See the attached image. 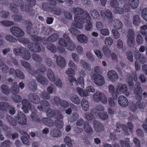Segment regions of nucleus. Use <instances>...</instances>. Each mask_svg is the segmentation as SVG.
<instances>
[{
    "label": "nucleus",
    "instance_id": "1",
    "mask_svg": "<svg viewBox=\"0 0 147 147\" xmlns=\"http://www.w3.org/2000/svg\"><path fill=\"white\" fill-rule=\"evenodd\" d=\"M7 119L9 123L13 125H16V122L22 125H24L27 122L26 118L25 115L21 112L18 113L16 117V120L10 116H8Z\"/></svg>",
    "mask_w": 147,
    "mask_h": 147
},
{
    "label": "nucleus",
    "instance_id": "2",
    "mask_svg": "<svg viewBox=\"0 0 147 147\" xmlns=\"http://www.w3.org/2000/svg\"><path fill=\"white\" fill-rule=\"evenodd\" d=\"M71 11L75 14L74 16L75 21H79L84 23L83 20L81 19V16L79 15H82L84 12V10L79 7H73L71 9Z\"/></svg>",
    "mask_w": 147,
    "mask_h": 147
},
{
    "label": "nucleus",
    "instance_id": "3",
    "mask_svg": "<svg viewBox=\"0 0 147 147\" xmlns=\"http://www.w3.org/2000/svg\"><path fill=\"white\" fill-rule=\"evenodd\" d=\"M94 100L98 102L101 101L103 103L106 104L107 102L106 96L102 92L100 91L96 92L93 95Z\"/></svg>",
    "mask_w": 147,
    "mask_h": 147
},
{
    "label": "nucleus",
    "instance_id": "4",
    "mask_svg": "<svg viewBox=\"0 0 147 147\" xmlns=\"http://www.w3.org/2000/svg\"><path fill=\"white\" fill-rule=\"evenodd\" d=\"M134 92L136 95V100L139 101L141 100L142 99V94L143 92L141 86V84L138 82L136 83L134 87Z\"/></svg>",
    "mask_w": 147,
    "mask_h": 147
},
{
    "label": "nucleus",
    "instance_id": "5",
    "mask_svg": "<svg viewBox=\"0 0 147 147\" xmlns=\"http://www.w3.org/2000/svg\"><path fill=\"white\" fill-rule=\"evenodd\" d=\"M134 55L135 58L136 60H139L141 64H144L147 61L146 57L143 54L140 53L138 50L135 51Z\"/></svg>",
    "mask_w": 147,
    "mask_h": 147
},
{
    "label": "nucleus",
    "instance_id": "6",
    "mask_svg": "<svg viewBox=\"0 0 147 147\" xmlns=\"http://www.w3.org/2000/svg\"><path fill=\"white\" fill-rule=\"evenodd\" d=\"M10 31L13 35L17 37H22L24 35V33L23 30L17 27L11 28Z\"/></svg>",
    "mask_w": 147,
    "mask_h": 147
},
{
    "label": "nucleus",
    "instance_id": "7",
    "mask_svg": "<svg viewBox=\"0 0 147 147\" xmlns=\"http://www.w3.org/2000/svg\"><path fill=\"white\" fill-rule=\"evenodd\" d=\"M66 73L67 74L69 75L68 78V80L70 82V86H73L72 83H76V79L73 77V75L74 74V71L72 69L70 68H68L66 70Z\"/></svg>",
    "mask_w": 147,
    "mask_h": 147
},
{
    "label": "nucleus",
    "instance_id": "8",
    "mask_svg": "<svg viewBox=\"0 0 147 147\" xmlns=\"http://www.w3.org/2000/svg\"><path fill=\"white\" fill-rule=\"evenodd\" d=\"M5 106L8 107L7 109V110H9V112L10 114L11 115H13L15 113V109L13 107L9 106V104L7 103H5L3 102H0V109L2 111H4L6 110V108L5 107H1V105Z\"/></svg>",
    "mask_w": 147,
    "mask_h": 147
},
{
    "label": "nucleus",
    "instance_id": "9",
    "mask_svg": "<svg viewBox=\"0 0 147 147\" xmlns=\"http://www.w3.org/2000/svg\"><path fill=\"white\" fill-rule=\"evenodd\" d=\"M41 105L39 106L38 108L40 111L45 112L47 111L50 108L49 103L45 100H42L41 102Z\"/></svg>",
    "mask_w": 147,
    "mask_h": 147
},
{
    "label": "nucleus",
    "instance_id": "10",
    "mask_svg": "<svg viewBox=\"0 0 147 147\" xmlns=\"http://www.w3.org/2000/svg\"><path fill=\"white\" fill-rule=\"evenodd\" d=\"M100 14L102 18H107L110 19V22H112V21L113 18V16L112 13L109 10L107 9L105 11L101 10L100 11Z\"/></svg>",
    "mask_w": 147,
    "mask_h": 147
},
{
    "label": "nucleus",
    "instance_id": "11",
    "mask_svg": "<svg viewBox=\"0 0 147 147\" xmlns=\"http://www.w3.org/2000/svg\"><path fill=\"white\" fill-rule=\"evenodd\" d=\"M93 124L94 129L97 132H100L104 130V127L102 124L97 121H94Z\"/></svg>",
    "mask_w": 147,
    "mask_h": 147
},
{
    "label": "nucleus",
    "instance_id": "12",
    "mask_svg": "<svg viewBox=\"0 0 147 147\" xmlns=\"http://www.w3.org/2000/svg\"><path fill=\"white\" fill-rule=\"evenodd\" d=\"M107 74L109 78L113 82H115L118 78V74L115 71L111 70L109 71Z\"/></svg>",
    "mask_w": 147,
    "mask_h": 147
},
{
    "label": "nucleus",
    "instance_id": "13",
    "mask_svg": "<svg viewBox=\"0 0 147 147\" xmlns=\"http://www.w3.org/2000/svg\"><path fill=\"white\" fill-rule=\"evenodd\" d=\"M95 83L98 86L103 85L105 82L104 77L100 75H98L96 76L94 78Z\"/></svg>",
    "mask_w": 147,
    "mask_h": 147
},
{
    "label": "nucleus",
    "instance_id": "14",
    "mask_svg": "<svg viewBox=\"0 0 147 147\" xmlns=\"http://www.w3.org/2000/svg\"><path fill=\"white\" fill-rule=\"evenodd\" d=\"M118 102L120 105L123 107L127 106L128 102L127 98L123 96H120L118 98Z\"/></svg>",
    "mask_w": 147,
    "mask_h": 147
},
{
    "label": "nucleus",
    "instance_id": "15",
    "mask_svg": "<svg viewBox=\"0 0 147 147\" xmlns=\"http://www.w3.org/2000/svg\"><path fill=\"white\" fill-rule=\"evenodd\" d=\"M22 103L23 106L22 107V109L25 113H28V110L30 109L31 107L29 102L28 100L24 99L22 100Z\"/></svg>",
    "mask_w": 147,
    "mask_h": 147
},
{
    "label": "nucleus",
    "instance_id": "16",
    "mask_svg": "<svg viewBox=\"0 0 147 147\" xmlns=\"http://www.w3.org/2000/svg\"><path fill=\"white\" fill-rule=\"evenodd\" d=\"M117 90L119 91L127 96L129 95V93L127 92V85L122 84H119L118 86Z\"/></svg>",
    "mask_w": 147,
    "mask_h": 147
},
{
    "label": "nucleus",
    "instance_id": "17",
    "mask_svg": "<svg viewBox=\"0 0 147 147\" xmlns=\"http://www.w3.org/2000/svg\"><path fill=\"white\" fill-rule=\"evenodd\" d=\"M21 50L22 53L21 56L22 58L26 60H29L31 57V55L29 51L25 48H22Z\"/></svg>",
    "mask_w": 147,
    "mask_h": 147
},
{
    "label": "nucleus",
    "instance_id": "18",
    "mask_svg": "<svg viewBox=\"0 0 147 147\" xmlns=\"http://www.w3.org/2000/svg\"><path fill=\"white\" fill-rule=\"evenodd\" d=\"M50 134L51 137L57 138L61 137L62 135L61 132L60 130L55 128L51 130Z\"/></svg>",
    "mask_w": 147,
    "mask_h": 147
},
{
    "label": "nucleus",
    "instance_id": "19",
    "mask_svg": "<svg viewBox=\"0 0 147 147\" xmlns=\"http://www.w3.org/2000/svg\"><path fill=\"white\" fill-rule=\"evenodd\" d=\"M58 38V36L57 34L54 33L49 36L47 38V40H46L43 42V44H46L48 43V42L50 41L54 42L56 41Z\"/></svg>",
    "mask_w": 147,
    "mask_h": 147
},
{
    "label": "nucleus",
    "instance_id": "20",
    "mask_svg": "<svg viewBox=\"0 0 147 147\" xmlns=\"http://www.w3.org/2000/svg\"><path fill=\"white\" fill-rule=\"evenodd\" d=\"M77 39L82 44H86L88 42V38L86 36L83 34L78 35Z\"/></svg>",
    "mask_w": 147,
    "mask_h": 147
},
{
    "label": "nucleus",
    "instance_id": "21",
    "mask_svg": "<svg viewBox=\"0 0 147 147\" xmlns=\"http://www.w3.org/2000/svg\"><path fill=\"white\" fill-rule=\"evenodd\" d=\"M27 32L32 36V39L33 41H36V33H35L33 30L30 26H28L26 28Z\"/></svg>",
    "mask_w": 147,
    "mask_h": 147
},
{
    "label": "nucleus",
    "instance_id": "22",
    "mask_svg": "<svg viewBox=\"0 0 147 147\" xmlns=\"http://www.w3.org/2000/svg\"><path fill=\"white\" fill-rule=\"evenodd\" d=\"M56 63L57 65L61 67H64L65 64L64 59L60 56L57 57Z\"/></svg>",
    "mask_w": 147,
    "mask_h": 147
},
{
    "label": "nucleus",
    "instance_id": "23",
    "mask_svg": "<svg viewBox=\"0 0 147 147\" xmlns=\"http://www.w3.org/2000/svg\"><path fill=\"white\" fill-rule=\"evenodd\" d=\"M42 121L43 123L49 127H52L54 125L53 121L51 119L47 118H44Z\"/></svg>",
    "mask_w": 147,
    "mask_h": 147
},
{
    "label": "nucleus",
    "instance_id": "24",
    "mask_svg": "<svg viewBox=\"0 0 147 147\" xmlns=\"http://www.w3.org/2000/svg\"><path fill=\"white\" fill-rule=\"evenodd\" d=\"M70 100L74 103L79 105L80 103V100L79 97L75 94L71 95L70 96Z\"/></svg>",
    "mask_w": 147,
    "mask_h": 147
},
{
    "label": "nucleus",
    "instance_id": "25",
    "mask_svg": "<svg viewBox=\"0 0 147 147\" xmlns=\"http://www.w3.org/2000/svg\"><path fill=\"white\" fill-rule=\"evenodd\" d=\"M84 129L85 131L87 133H90L92 132L93 129L88 121L84 122Z\"/></svg>",
    "mask_w": 147,
    "mask_h": 147
},
{
    "label": "nucleus",
    "instance_id": "26",
    "mask_svg": "<svg viewBox=\"0 0 147 147\" xmlns=\"http://www.w3.org/2000/svg\"><path fill=\"white\" fill-rule=\"evenodd\" d=\"M42 33L46 35H48L55 32V30L51 28H48L43 26L42 27Z\"/></svg>",
    "mask_w": 147,
    "mask_h": 147
},
{
    "label": "nucleus",
    "instance_id": "27",
    "mask_svg": "<svg viewBox=\"0 0 147 147\" xmlns=\"http://www.w3.org/2000/svg\"><path fill=\"white\" fill-rule=\"evenodd\" d=\"M82 106L85 111H88L89 109V104L86 99L83 98L81 102Z\"/></svg>",
    "mask_w": 147,
    "mask_h": 147
},
{
    "label": "nucleus",
    "instance_id": "28",
    "mask_svg": "<svg viewBox=\"0 0 147 147\" xmlns=\"http://www.w3.org/2000/svg\"><path fill=\"white\" fill-rule=\"evenodd\" d=\"M47 75L48 78L52 82H55V77L53 71L50 69L48 70Z\"/></svg>",
    "mask_w": 147,
    "mask_h": 147
},
{
    "label": "nucleus",
    "instance_id": "29",
    "mask_svg": "<svg viewBox=\"0 0 147 147\" xmlns=\"http://www.w3.org/2000/svg\"><path fill=\"white\" fill-rule=\"evenodd\" d=\"M80 63L83 67L86 70L88 71L91 70L90 65L87 62L84 60H82L80 61Z\"/></svg>",
    "mask_w": 147,
    "mask_h": 147
},
{
    "label": "nucleus",
    "instance_id": "30",
    "mask_svg": "<svg viewBox=\"0 0 147 147\" xmlns=\"http://www.w3.org/2000/svg\"><path fill=\"white\" fill-rule=\"evenodd\" d=\"M138 0H129L128 4L133 9H136L139 5Z\"/></svg>",
    "mask_w": 147,
    "mask_h": 147
},
{
    "label": "nucleus",
    "instance_id": "31",
    "mask_svg": "<svg viewBox=\"0 0 147 147\" xmlns=\"http://www.w3.org/2000/svg\"><path fill=\"white\" fill-rule=\"evenodd\" d=\"M37 81L43 85H46L48 84L47 80L44 77L41 76H38L37 77Z\"/></svg>",
    "mask_w": 147,
    "mask_h": 147
},
{
    "label": "nucleus",
    "instance_id": "32",
    "mask_svg": "<svg viewBox=\"0 0 147 147\" xmlns=\"http://www.w3.org/2000/svg\"><path fill=\"white\" fill-rule=\"evenodd\" d=\"M68 44H67L66 47L67 49L70 51H74L76 48V46L75 43L70 40L68 42Z\"/></svg>",
    "mask_w": 147,
    "mask_h": 147
},
{
    "label": "nucleus",
    "instance_id": "33",
    "mask_svg": "<svg viewBox=\"0 0 147 147\" xmlns=\"http://www.w3.org/2000/svg\"><path fill=\"white\" fill-rule=\"evenodd\" d=\"M115 24L113 26L114 28L117 30H119L123 27L122 23L119 20L115 19L114 20Z\"/></svg>",
    "mask_w": 147,
    "mask_h": 147
},
{
    "label": "nucleus",
    "instance_id": "34",
    "mask_svg": "<svg viewBox=\"0 0 147 147\" xmlns=\"http://www.w3.org/2000/svg\"><path fill=\"white\" fill-rule=\"evenodd\" d=\"M86 119L90 122H92L95 121L94 115L91 113H86L84 114Z\"/></svg>",
    "mask_w": 147,
    "mask_h": 147
},
{
    "label": "nucleus",
    "instance_id": "35",
    "mask_svg": "<svg viewBox=\"0 0 147 147\" xmlns=\"http://www.w3.org/2000/svg\"><path fill=\"white\" fill-rule=\"evenodd\" d=\"M102 49L106 57H110L111 54V52L108 47L105 46H103L102 47Z\"/></svg>",
    "mask_w": 147,
    "mask_h": 147
},
{
    "label": "nucleus",
    "instance_id": "36",
    "mask_svg": "<svg viewBox=\"0 0 147 147\" xmlns=\"http://www.w3.org/2000/svg\"><path fill=\"white\" fill-rule=\"evenodd\" d=\"M11 92L12 94H17L19 92V89L17 87V83L15 82L11 89Z\"/></svg>",
    "mask_w": 147,
    "mask_h": 147
},
{
    "label": "nucleus",
    "instance_id": "37",
    "mask_svg": "<svg viewBox=\"0 0 147 147\" xmlns=\"http://www.w3.org/2000/svg\"><path fill=\"white\" fill-rule=\"evenodd\" d=\"M90 15L94 19H98L100 15L98 11L96 10L90 11Z\"/></svg>",
    "mask_w": 147,
    "mask_h": 147
},
{
    "label": "nucleus",
    "instance_id": "38",
    "mask_svg": "<svg viewBox=\"0 0 147 147\" xmlns=\"http://www.w3.org/2000/svg\"><path fill=\"white\" fill-rule=\"evenodd\" d=\"M84 14L82 16H81V18L83 21H84V20H86V22L90 21L91 18L90 17L88 12L87 11L84 12Z\"/></svg>",
    "mask_w": 147,
    "mask_h": 147
},
{
    "label": "nucleus",
    "instance_id": "39",
    "mask_svg": "<svg viewBox=\"0 0 147 147\" xmlns=\"http://www.w3.org/2000/svg\"><path fill=\"white\" fill-rule=\"evenodd\" d=\"M5 38L8 42H15L16 41V39L12 36L10 35L7 34L6 35Z\"/></svg>",
    "mask_w": 147,
    "mask_h": 147
},
{
    "label": "nucleus",
    "instance_id": "40",
    "mask_svg": "<svg viewBox=\"0 0 147 147\" xmlns=\"http://www.w3.org/2000/svg\"><path fill=\"white\" fill-rule=\"evenodd\" d=\"M69 30L74 36H76L80 33L79 31L74 27H71L69 29Z\"/></svg>",
    "mask_w": 147,
    "mask_h": 147
},
{
    "label": "nucleus",
    "instance_id": "41",
    "mask_svg": "<svg viewBox=\"0 0 147 147\" xmlns=\"http://www.w3.org/2000/svg\"><path fill=\"white\" fill-rule=\"evenodd\" d=\"M98 116L101 119L104 120H107L109 117V115L106 112L99 113Z\"/></svg>",
    "mask_w": 147,
    "mask_h": 147
},
{
    "label": "nucleus",
    "instance_id": "42",
    "mask_svg": "<svg viewBox=\"0 0 147 147\" xmlns=\"http://www.w3.org/2000/svg\"><path fill=\"white\" fill-rule=\"evenodd\" d=\"M61 100L59 97L55 96L54 97L53 100V104L54 105L59 106Z\"/></svg>",
    "mask_w": 147,
    "mask_h": 147
},
{
    "label": "nucleus",
    "instance_id": "43",
    "mask_svg": "<svg viewBox=\"0 0 147 147\" xmlns=\"http://www.w3.org/2000/svg\"><path fill=\"white\" fill-rule=\"evenodd\" d=\"M55 124L56 127L59 129L62 128L64 125L63 121L60 120H56L55 121Z\"/></svg>",
    "mask_w": 147,
    "mask_h": 147
},
{
    "label": "nucleus",
    "instance_id": "44",
    "mask_svg": "<svg viewBox=\"0 0 147 147\" xmlns=\"http://www.w3.org/2000/svg\"><path fill=\"white\" fill-rule=\"evenodd\" d=\"M141 22L139 17L138 15H136L134 17L133 19V24L135 26H138Z\"/></svg>",
    "mask_w": 147,
    "mask_h": 147
},
{
    "label": "nucleus",
    "instance_id": "45",
    "mask_svg": "<svg viewBox=\"0 0 147 147\" xmlns=\"http://www.w3.org/2000/svg\"><path fill=\"white\" fill-rule=\"evenodd\" d=\"M1 88L2 92L6 95H8L9 94L10 91L9 88L6 85H3L1 86Z\"/></svg>",
    "mask_w": 147,
    "mask_h": 147
},
{
    "label": "nucleus",
    "instance_id": "46",
    "mask_svg": "<svg viewBox=\"0 0 147 147\" xmlns=\"http://www.w3.org/2000/svg\"><path fill=\"white\" fill-rule=\"evenodd\" d=\"M37 70L39 72L44 73L46 70V68L44 65L41 63L37 65Z\"/></svg>",
    "mask_w": 147,
    "mask_h": 147
},
{
    "label": "nucleus",
    "instance_id": "47",
    "mask_svg": "<svg viewBox=\"0 0 147 147\" xmlns=\"http://www.w3.org/2000/svg\"><path fill=\"white\" fill-rule=\"evenodd\" d=\"M85 28L87 31H91L92 30L93 27V24L90 21L86 22Z\"/></svg>",
    "mask_w": 147,
    "mask_h": 147
},
{
    "label": "nucleus",
    "instance_id": "48",
    "mask_svg": "<svg viewBox=\"0 0 147 147\" xmlns=\"http://www.w3.org/2000/svg\"><path fill=\"white\" fill-rule=\"evenodd\" d=\"M127 44L130 47H132L134 46L135 45V40L134 38H127Z\"/></svg>",
    "mask_w": 147,
    "mask_h": 147
},
{
    "label": "nucleus",
    "instance_id": "49",
    "mask_svg": "<svg viewBox=\"0 0 147 147\" xmlns=\"http://www.w3.org/2000/svg\"><path fill=\"white\" fill-rule=\"evenodd\" d=\"M51 10L54 14L56 15H59L61 13L60 9L57 7H51Z\"/></svg>",
    "mask_w": 147,
    "mask_h": 147
},
{
    "label": "nucleus",
    "instance_id": "50",
    "mask_svg": "<svg viewBox=\"0 0 147 147\" xmlns=\"http://www.w3.org/2000/svg\"><path fill=\"white\" fill-rule=\"evenodd\" d=\"M64 141L65 144L69 147H71L72 146V141L71 138L69 137H65L64 139Z\"/></svg>",
    "mask_w": 147,
    "mask_h": 147
},
{
    "label": "nucleus",
    "instance_id": "51",
    "mask_svg": "<svg viewBox=\"0 0 147 147\" xmlns=\"http://www.w3.org/2000/svg\"><path fill=\"white\" fill-rule=\"evenodd\" d=\"M10 9L11 10L13 13H17L18 12V7L14 3H11L10 4Z\"/></svg>",
    "mask_w": 147,
    "mask_h": 147
},
{
    "label": "nucleus",
    "instance_id": "52",
    "mask_svg": "<svg viewBox=\"0 0 147 147\" xmlns=\"http://www.w3.org/2000/svg\"><path fill=\"white\" fill-rule=\"evenodd\" d=\"M40 96L43 98L49 100L50 98V96L49 94L46 92L43 91L40 93Z\"/></svg>",
    "mask_w": 147,
    "mask_h": 147
},
{
    "label": "nucleus",
    "instance_id": "53",
    "mask_svg": "<svg viewBox=\"0 0 147 147\" xmlns=\"http://www.w3.org/2000/svg\"><path fill=\"white\" fill-rule=\"evenodd\" d=\"M0 69L3 71L7 73V67L6 65L4 64L1 60L0 59Z\"/></svg>",
    "mask_w": 147,
    "mask_h": 147
},
{
    "label": "nucleus",
    "instance_id": "54",
    "mask_svg": "<svg viewBox=\"0 0 147 147\" xmlns=\"http://www.w3.org/2000/svg\"><path fill=\"white\" fill-rule=\"evenodd\" d=\"M45 112L47 113V116L50 117H53L55 115V111L51 109L50 108L47 110V111H46Z\"/></svg>",
    "mask_w": 147,
    "mask_h": 147
},
{
    "label": "nucleus",
    "instance_id": "55",
    "mask_svg": "<svg viewBox=\"0 0 147 147\" xmlns=\"http://www.w3.org/2000/svg\"><path fill=\"white\" fill-rule=\"evenodd\" d=\"M76 90L79 94L81 96H87V94L85 92V91H84L83 89L79 87H78Z\"/></svg>",
    "mask_w": 147,
    "mask_h": 147
},
{
    "label": "nucleus",
    "instance_id": "56",
    "mask_svg": "<svg viewBox=\"0 0 147 147\" xmlns=\"http://www.w3.org/2000/svg\"><path fill=\"white\" fill-rule=\"evenodd\" d=\"M141 14L143 19L147 21V7L144 8L142 10Z\"/></svg>",
    "mask_w": 147,
    "mask_h": 147
},
{
    "label": "nucleus",
    "instance_id": "57",
    "mask_svg": "<svg viewBox=\"0 0 147 147\" xmlns=\"http://www.w3.org/2000/svg\"><path fill=\"white\" fill-rule=\"evenodd\" d=\"M0 23L2 25L5 26H9L13 24V22L9 21H3L0 22Z\"/></svg>",
    "mask_w": 147,
    "mask_h": 147
},
{
    "label": "nucleus",
    "instance_id": "58",
    "mask_svg": "<svg viewBox=\"0 0 147 147\" xmlns=\"http://www.w3.org/2000/svg\"><path fill=\"white\" fill-rule=\"evenodd\" d=\"M113 42L112 39L110 37H107L105 39V43L107 46H111Z\"/></svg>",
    "mask_w": 147,
    "mask_h": 147
},
{
    "label": "nucleus",
    "instance_id": "59",
    "mask_svg": "<svg viewBox=\"0 0 147 147\" xmlns=\"http://www.w3.org/2000/svg\"><path fill=\"white\" fill-rule=\"evenodd\" d=\"M47 48L51 50L52 52L54 53L56 51V48L55 46L52 44L50 43L48 44L47 47Z\"/></svg>",
    "mask_w": 147,
    "mask_h": 147
},
{
    "label": "nucleus",
    "instance_id": "60",
    "mask_svg": "<svg viewBox=\"0 0 147 147\" xmlns=\"http://www.w3.org/2000/svg\"><path fill=\"white\" fill-rule=\"evenodd\" d=\"M86 56L87 59L90 61L94 62V58L92 54L90 52H87L86 53Z\"/></svg>",
    "mask_w": 147,
    "mask_h": 147
},
{
    "label": "nucleus",
    "instance_id": "61",
    "mask_svg": "<svg viewBox=\"0 0 147 147\" xmlns=\"http://www.w3.org/2000/svg\"><path fill=\"white\" fill-rule=\"evenodd\" d=\"M136 100L132 102V104L130 107V109L133 111L134 112L137 108V101Z\"/></svg>",
    "mask_w": 147,
    "mask_h": 147
},
{
    "label": "nucleus",
    "instance_id": "62",
    "mask_svg": "<svg viewBox=\"0 0 147 147\" xmlns=\"http://www.w3.org/2000/svg\"><path fill=\"white\" fill-rule=\"evenodd\" d=\"M42 5L43 9L45 11H48L49 9L51 10V7H49V4L46 2H43Z\"/></svg>",
    "mask_w": 147,
    "mask_h": 147
},
{
    "label": "nucleus",
    "instance_id": "63",
    "mask_svg": "<svg viewBox=\"0 0 147 147\" xmlns=\"http://www.w3.org/2000/svg\"><path fill=\"white\" fill-rule=\"evenodd\" d=\"M59 106L64 108H67L69 106V104L66 100H61Z\"/></svg>",
    "mask_w": 147,
    "mask_h": 147
},
{
    "label": "nucleus",
    "instance_id": "64",
    "mask_svg": "<svg viewBox=\"0 0 147 147\" xmlns=\"http://www.w3.org/2000/svg\"><path fill=\"white\" fill-rule=\"evenodd\" d=\"M36 94H30L29 96V99L33 102L36 103Z\"/></svg>",
    "mask_w": 147,
    "mask_h": 147
}]
</instances>
